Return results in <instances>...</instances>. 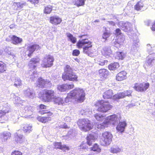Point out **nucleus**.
I'll return each mask as SVG.
<instances>
[{
  "label": "nucleus",
  "instance_id": "nucleus-1",
  "mask_svg": "<svg viewBox=\"0 0 155 155\" xmlns=\"http://www.w3.org/2000/svg\"><path fill=\"white\" fill-rule=\"evenodd\" d=\"M85 97V93L84 91L82 89L79 88H76L68 94L67 97L65 98L64 101L63 99L60 97H56L54 96L52 101L54 102L55 104L59 105H63L64 102L68 103L71 101L72 99H74L75 101L78 103L83 102Z\"/></svg>",
  "mask_w": 155,
  "mask_h": 155
},
{
  "label": "nucleus",
  "instance_id": "nucleus-2",
  "mask_svg": "<svg viewBox=\"0 0 155 155\" xmlns=\"http://www.w3.org/2000/svg\"><path fill=\"white\" fill-rule=\"evenodd\" d=\"M120 119V114H114L109 116L107 117L106 120L102 123L96 125V127L99 130L104 129L107 127L108 124H112L115 125L117 124Z\"/></svg>",
  "mask_w": 155,
  "mask_h": 155
},
{
  "label": "nucleus",
  "instance_id": "nucleus-3",
  "mask_svg": "<svg viewBox=\"0 0 155 155\" xmlns=\"http://www.w3.org/2000/svg\"><path fill=\"white\" fill-rule=\"evenodd\" d=\"M131 93L130 91H127L113 95V91L111 90H109L104 93L103 97L104 99H110L113 96V99H120L124 98L127 96H129L131 95Z\"/></svg>",
  "mask_w": 155,
  "mask_h": 155
},
{
  "label": "nucleus",
  "instance_id": "nucleus-4",
  "mask_svg": "<svg viewBox=\"0 0 155 155\" xmlns=\"http://www.w3.org/2000/svg\"><path fill=\"white\" fill-rule=\"evenodd\" d=\"M62 78L64 81L68 80L69 81H77L78 76L74 72L72 68L68 65H66L65 69L64 72L63 74Z\"/></svg>",
  "mask_w": 155,
  "mask_h": 155
},
{
  "label": "nucleus",
  "instance_id": "nucleus-5",
  "mask_svg": "<svg viewBox=\"0 0 155 155\" xmlns=\"http://www.w3.org/2000/svg\"><path fill=\"white\" fill-rule=\"evenodd\" d=\"M77 123L80 129L84 132L91 129L93 126V123L87 119H79Z\"/></svg>",
  "mask_w": 155,
  "mask_h": 155
},
{
  "label": "nucleus",
  "instance_id": "nucleus-6",
  "mask_svg": "<svg viewBox=\"0 0 155 155\" xmlns=\"http://www.w3.org/2000/svg\"><path fill=\"white\" fill-rule=\"evenodd\" d=\"M91 42L88 39H83L79 40L77 43V46L79 48H81L83 46H85L83 48L84 52L89 55L90 51V49L92 47Z\"/></svg>",
  "mask_w": 155,
  "mask_h": 155
},
{
  "label": "nucleus",
  "instance_id": "nucleus-7",
  "mask_svg": "<svg viewBox=\"0 0 155 155\" xmlns=\"http://www.w3.org/2000/svg\"><path fill=\"white\" fill-rule=\"evenodd\" d=\"M40 108L41 109L39 112L40 114H47L45 116L41 117L40 119V121L42 123H45L50 120L51 119L49 117L51 116L52 113L48 110H44L46 109V106L43 104H41L40 105Z\"/></svg>",
  "mask_w": 155,
  "mask_h": 155
},
{
  "label": "nucleus",
  "instance_id": "nucleus-8",
  "mask_svg": "<svg viewBox=\"0 0 155 155\" xmlns=\"http://www.w3.org/2000/svg\"><path fill=\"white\" fill-rule=\"evenodd\" d=\"M108 101H101L97 103L98 105L97 110L98 111L102 112H106L110 110L113 107V106L107 102Z\"/></svg>",
  "mask_w": 155,
  "mask_h": 155
},
{
  "label": "nucleus",
  "instance_id": "nucleus-9",
  "mask_svg": "<svg viewBox=\"0 0 155 155\" xmlns=\"http://www.w3.org/2000/svg\"><path fill=\"white\" fill-rule=\"evenodd\" d=\"M39 60L38 58H32L30 61L28 65L29 68L32 69V71H31L30 70L29 72V74H31L30 75V78H33L37 77V72L34 71V69L36 68Z\"/></svg>",
  "mask_w": 155,
  "mask_h": 155
},
{
  "label": "nucleus",
  "instance_id": "nucleus-10",
  "mask_svg": "<svg viewBox=\"0 0 155 155\" xmlns=\"http://www.w3.org/2000/svg\"><path fill=\"white\" fill-rule=\"evenodd\" d=\"M113 136L112 134L108 132H105L102 134V137L100 140V143L102 145H109L112 141Z\"/></svg>",
  "mask_w": 155,
  "mask_h": 155
},
{
  "label": "nucleus",
  "instance_id": "nucleus-11",
  "mask_svg": "<svg viewBox=\"0 0 155 155\" xmlns=\"http://www.w3.org/2000/svg\"><path fill=\"white\" fill-rule=\"evenodd\" d=\"M150 84L147 82H143L141 83H136L134 87V88L138 92H144L148 89Z\"/></svg>",
  "mask_w": 155,
  "mask_h": 155
},
{
  "label": "nucleus",
  "instance_id": "nucleus-12",
  "mask_svg": "<svg viewBox=\"0 0 155 155\" xmlns=\"http://www.w3.org/2000/svg\"><path fill=\"white\" fill-rule=\"evenodd\" d=\"M5 41L8 42H11L15 45H17L22 42V39L15 35H11L5 39Z\"/></svg>",
  "mask_w": 155,
  "mask_h": 155
},
{
  "label": "nucleus",
  "instance_id": "nucleus-13",
  "mask_svg": "<svg viewBox=\"0 0 155 155\" xmlns=\"http://www.w3.org/2000/svg\"><path fill=\"white\" fill-rule=\"evenodd\" d=\"M54 91L51 90H47L43 95V98L45 101H52L54 98Z\"/></svg>",
  "mask_w": 155,
  "mask_h": 155
},
{
  "label": "nucleus",
  "instance_id": "nucleus-14",
  "mask_svg": "<svg viewBox=\"0 0 155 155\" xmlns=\"http://www.w3.org/2000/svg\"><path fill=\"white\" fill-rule=\"evenodd\" d=\"M51 84V83L49 80H45L41 78H39L37 82V86L41 88L50 87Z\"/></svg>",
  "mask_w": 155,
  "mask_h": 155
},
{
  "label": "nucleus",
  "instance_id": "nucleus-15",
  "mask_svg": "<svg viewBox=\"0 0 155 155\" xmlns=\"http://www.w3.org/2000/svg\"><path fill=\"white\" fill-rule=\"evenodd\" d=\"M54 59L53 57L49 55L47 58H45L43 61L41 66L44 68L51 67L53 65Z\"/></svg>",
  "mask_w": 155,
  "mask_h": 155
},
{
  "label": "nucleus",
  "instance_id": "nucleus-16",
  "mask_svg": "<svg viewBox=\"0 0 155 155\" xmlns=\"http://www.w3.org/2000/svg\"><path fill=\"white\" fill-rule=\"evenodd\" d=\"M119 25L121 29L125 32H128L132 29V25L129 22L120 21L119 22Z\"/></svg>",
  "mask_w": 155,
  "mask_h": 155
},
{
  "label": "nucleus",
  "instance_id": "nucleus-17",
  "mask_svg": "<svg viewBox=\"0 0 155 155\" xmlns=\"http://www.w3.org/2000/svg\"><path fill=\"white\" fill-rule=\"evenodd\" d=\"M74 87L73 83H68L66 84H63L58 86V89L60 91L63 92L66 91L67 90L73 88Z\"/></svg>",
  "mask_w": 155,
  "mask_h": 155
},
{
  "label": "nucleus",
  "instance_id": "nucleus-18",
  "mask_svg": "<svg viewBox=\"0 0 155 155\" xmlns=\"http://www.w3.org/2000/svg\"><path fill=\"white\" fill-rule=\"evenodd\" d=\"M39 45L37 44H34L28 46L27 48V51L26 52L28 53V56L31 57L33 52L35 50L39 49Z\"/></svg>",
  "mask_w": 155,
  "mask_h": 155
},
{
  "label": "nucleus",
  "instance_id": "nucleus-19",
  "mask_svg": "<svg viewBox=\"0 0 155 155\" xmlns=\"http://www.w3.org/2000/svg\"><path fill=\"white\" fill-rule=\"evenodd\" d=\"M154 55H150L148 57L146 61V64L148 66L151 67L155 65V57Z\"/></svg>",
  "mask_w": 155,
  "mask_h": 155
},
{
  "label": "nucleus",
  "instance_id": "nucleus-20",
  "mask_svg": "<svg viewBox=\"0 0 155 155\" xmlns=\"http://www.w3.org/2000/svg\"><path fill=\"white\" fill-rule=\"evenodd\" d=\"M136 37V40H134L133 44L131 47V51L132 53L136 52L139 46V40L137 37Z\"/></svg>",
  "mask_w": 155,
  "mask_h": 155
},
{
  "label": "nucleus",
  "instance_id": "nucleus-21",
  "mask_svg": "<svg viewBox=\"0 0 155 155\" xmlns=\"http://www.w3.org/2000/svg\"><path fill=\"white\" fill-rule=\"evenodd\" d=\"M11 137V134L9 132H4L0 134V141L4 142L9 139Z\"/></svg>",
  "mask_w": 155,
  "mask_h": 155
},
{
  "label": "nucleus",
  "instance_id": "nucleus-22",
  "mask_svg": "<svg viewBox=\"0 0 155 155\" xmlns=\"http://www.w3.org/2000/svg\"><path fill=\"white\" fill-rule=\"evenodd\" d=\"M9 112V110H0V121H6L8 119L7 114Z\"/></svg>",
  "mask_w": 155,
  "mask_h": 155
},
{
  "label": "nucleus",
  "instance_id": "nucleus-23",
  "mask_svg": "<svg viewBox=\"0 0 155 155\" xmlns=\"http://www.w3.org/2000/svg\"><path fill=\"white\" fill-rule=\"evenodd\" d=\"M127 73L124 71H122L116 75V79L118 81H121L126 79L127 78Z\"/></svg>",
  "mask_w": 155,
  "mask_h": 155
},
{
  "label": "nucleus",
  "instance_id": "nucleus-24",
  "mask_svg": "<svg viewBox=\"0 0 155 155\" xmlns=\"http://www.w3.org/2000/svg\"><path fill=\"white\" fill-rule=\"evenodd\" d=\"M101 52L103 55L105 56H109L111 54L112 51L110 47L107 46H105L103 48L101 51Z\"/></svg>",
  "mask_w": 155,
  "mask_h": 155
},
{
  "label": "nucleus",
  "instance_id": "nucleus-25",
  "mask_svg": "<svg viewBox=\"0 0 155 155\" xmlns=\"http://www.w3.org/2000/svg\"><path fill=\"white\" fill-rule=\"evenodd\" d=\"M25 95L27 97L33 98L35 95V93L33 90L30 89H28L24 92Z\"/></svg>",
  "mask_w": 155,
  "mask_h": 155
},
{
  "label": "nucleus",
  "instance_id": "nucleus-26",
  "mask_svg": "<svg viewBox=\"0 0 155 155\" xmlns=\"http://www.w3.org/2000/svg\"><path fill=\"white\" fill-rule=\"evenodd\" d=\"M25 5L26 3L25 2L15 3L12 5V7L16 10H19L22 9Z\"/></svg>",
  "mask_w": 155,
  "mask_h": 155
},
{
  "label": "nucleus",
  "instance_id": "nucleus-27",
  "mask_svg": "<svg viewBox=\"0 0 155 155\" xmlns=\"http://www.w3.org/2000/svg\"><path fill=\"white\" fill-rule=\"evenodd\" d=\"M127 126V124L125 122H120L116 127L117 130L120 132H123Z\"/></svg>",
  "mask_w": 155,
  "mask_h": 155
},
{
  "label": "nucleus",
  "instance_id": "nucleus-28",
  "mask_svg": "<svg viewBox=\"0 0 155 155\" xmlns=\"http://www.w3.org/2000/svg\"><path fill=\"white\" fill-rule=\"evenodd\" d=\"M15 141L17 143H21L25 141V137L22 135L18 134L16 133L15 134Z\"/></svg>",
  "mask_w": 155,
  "mask_h": 155
},
{
  "label": "nucleus",
  "instance_id": "nucleus-29",
  "mask_svg": "<svg viewBox=\"0 0 155 155\" xmlns=\"http://www.w3.org/2000/svg\"><path fill=\"white\" fill-rule=\"evenodd\" d=\"M54 146L55 148L59 149L65 151L66 150H68L69 149L68 147L65 145H62L61 143H54Z\"/></svg>",
  "mask_w": 155,
  "mask_h": 155
},
{
  "label": "nucleus",
  "instance_id": "nucleus-30",
  "mask_svg": "<svg viewBox=\"0 0 155 155\" xmlns=\"http://www.w3.org/2000/svg\"><path fill=\"white\" fill-rule=\"evenodd\" d=\"M23 126L22 129L25 133L29 134L32 130V126L31 124H24Z\"/></svg>",
  "mask_w": 155,
  "mask_h": 155
},
{
  "label": "nucleus",
  "instance_id": "nucleus-31",
  "mask_svg": "<svg viewBox=\"0 0 155 155\" xmlns=\"http://www.w3.org/2000/svg\"><path fill=\"white\" fill-rule=\"evenodd\" d=\"M61 21V19L58 16H53L50 18V22L55 25L59 24Z\"/></svg>",
  "mask_w": 155,
  "mask_h": 155
},
{
  "label": "nucleus",
  "instance_id": "nucleus-32",
  "mask_svg": "<svg viewBox=\"0 0 155 155\" xmlns=\"http://www.w3.org/2000/svg\"><path fill=\"white\" fill-rule=\"evenodd\" d=\"M87 144L89 146L91 145L92 142L94 141L96 138V137L93 134H89L88 135L87 137Z\"/></svg>",
  "mask_w": 155,
  "mask_h": 155
},
{
  "label": "nucleus",
  "instance_id": "nucleus-33",
  "mask_svg": "<svg viewBox=\"0 0 155 155\" xmlns=\"http://www.w3.org/2000/svg\"><path fill=\"white\" fill-rule=\"evenodd\" d=\"M99 73L101 77L105 78H107L109 74V72L108 70L104 69H101L99 70Z\"/></svg>",
  "mask_w": 155,
  "mask_h": 155
},
{
  "label": "nucleus",
  "instance_id": "nucleus-34",
  "mask_svg": "<svg viewBox=\"0 0 155 155\" xmlns=\"http://www.w3.org/2000/svg\"><path fill=\"white\" fill-rule=\"evenodd\" d=\"M86 0H72L73 4L78 7L83 5Z\"/></svg>",
  "mask_w": 155,
  "mask_h": 155
},
{
  "label": "nucleus",
  "instance_id": "nucleus-35",
  "mask_svg": "<svg viewBox=\"0 0 155 155\" xmlns=\"http://www.w3.org/2000/svg\"><path fill=\"white\" fill-rule=\"evenodd\" d=\"M119 67V65L117 62H115L111 63L108 66V68L110 70L114 71L118 68Z\"/></svg>",
  "mask_w": 155,
  "mask_h": 155
},
{
  "label": "nucleus",
  "instance_id": "nucleus-36",
  "mask_svg": "<svg viewBox=\"0 0 155 155\" xmlns=\"http://www.w3.org/2000/svg\"><path fill=\"white\" fill-rule=\"evenodd\" d=\"M14 83V85L18 87V86H21L22 84V81L18 77H15L13 80Z\"/></svg>",
  "mask_w": 155,
  "mask_h": 155
},
{
  "label": "nucleus",
  "instance_id": "nucleus-37",
  "mask_svg": "<svg viewBox=\"0 0 155 155\" xmlns=\"http://www.w3.org/2000/svg\"><path fill=\"white\" fill-rule=\"evenodd\" d=\"M126 55V53L124 52H117L116 53V58L119 59L123 60Z\"/></svg>",
  "mask_w": 155,
  "mask_h": 155
},
{
  "label": "nucleus",
  "instance_id": "nucleus-38",
  "mask_svg": "<svg viewBox=\"0 0 155 155\" xmlns=\"http://www.w3.org/2000/svg\"><path fill=\"white\" fill-rule=\"evenodd\" d=\"M143 6V4L142 1L138 2L136 4L134 5V9L137 11H140Z\"/></svg>",
  "mask_w": 155,
  "mask_h": 155
},
{
  "label": "nucleus",
  "instance_id": "nucleus-39",
  "mask_svg": "<svg viewBox=\"0 0 155 155\" xmlns=\"http://www.w3.org/2000/svg\"><path fill=\"white\" fill-rule=\"evenodd\" d=\"M121 151V149L116 145L113 146L110 149L111 152L113 153H117Z\"/></svg>",
  "mask_w": 155,
  "mask_h": 155
},
{
  "label": "nucleus",
  "instance_id": "nucleus-40",
  "mask_svg": "<svg viewBox=\"0 0 155 155\" xmlns=\"http://www.w3.org/2000/svg\"><path fill=\"white\" fill-rule=\"evenodd\" d=\"M89 149H90L91 150H93L98 153L100 152L101 150L99 146L97 143L94 144L92 147H90Z\"/></svg>",
  "mask_w": 155,
  "mask_h": 155
},
{
  "label": "nucleus",
  "instance_id": "nucleus-41",
  "mask_svg": "<svg viewBox=\"0 0 155 155\" xmlns=\"http://www.w3.org/2000/svg\"><path fill=\"white\" fill-rule=\"evenodd\" d=\"M67 36L70 41L73 43H75L76 41V38L73 37V35L70 33L67 34Z\"/></svg>",
  "mask_w": 155,
  "mask_h": 155
},
{
  "label": "nucleus",
  "instance_id": "nucleus-42",
  "mask_svg": "<svg viewBox=\"0 0 155 155\" xmlns=\"http://www.w3.org/2000/svg\"><path fill=\"white\" fill-rule=\"evenodd\" d=\"M11 95H14V97L15 98V101L16 103L21 104V103H23V101L21 100L20 97H16L15 95L14 94Z\"/></svg>",
  "mask_w": 155,
  "mask_h": 155
},
{
  "label": "nucleus",
  "instance_id": "nucleus-43",
  "mask_svg": "<svg viewBox=\"0 0 155 155\" xmlns=\"http://www.w3.org/2000/svg\"><path fill=\"white\" fill-rule=\"evenodd\" d=\"M5 51L6 53L8 54V55L12 56V58H14V56L13 53L11 51V48L9 47H6L5 50Z\"/></svg>",
  "mask_w": 155,
  "mask_h": 155
},
{
  "label": "nucleus",
  "instance_id": "nucleus-44",
  "mask_svg": "<svg viewBox=\"0 0 155 155\" xmlns=\"http://www.w3.org/2000/svg\"><path fill=\"white\" fill-rule=\"evenodd\" d=\"M5 65L4 63L0 61V73L3 72L5 71Z\"/></svg>",
  "mask_w": 155,
  "mask_h": 155
},
{
  "label": "nucleus",
  "instance_id": "nucleus-45",
  "mask_svg": "<svg viewBox=\"0 0 155 155\" xmlns=\"http://www.w3.org/2000/svg\"><path fill=\"white\" fill-rule=\"evenodd\" d=\"M52 10V7L51 5H48L44 9V12L46 14L50 13Z\"/></svg>",
  "mask_w": 155,
  "mask_h": 155
},
{
  "label": "nucleus",
  "instance_id": "nucleus-46",
  "mask_svg": "<svg viewBox=\"0 0 155 155\" xmlns=\"http://www.w3.org/2000/svg\"><path fill=\"white\" fill-rule=\"evenodd\" d=\"M124 40V37L121 36L119 37L117 39L115 40L117 41V43H120V44H123Z\"/></svg>",
  "mask_w": 155,
  "mask_h": 155
},
{
  "label": "nucleus",
  "instance_id": "nucleus-47",
  "mask_svg": "<svg viewBox=\"0 0 155 155\" xmlns=\"http://www.w3.org/2000/svg\"><path fill=\"white\" fill-rule=\"evenodd\" d=\"M94 117L97 120H101L103 119L104 117L101 115L97 114H95Z\"/></svg>",
  "mask_w": 155,
  "mask_h": 155
},
{
  "label": "nucleus",
  "instance_id": "nucleus-48",
  "mask_svg": "<svg viewBox=\"0 0 155 155\" xmlns=\"http://www.w3.org/2000/svg\"><path fill=\"white\" fill-rule=\"evenodd\" d=\"M110 35V33L106 31L104 32L102 37L103 38L106 40L107 38L109 37Z\"/></svg>",
  "mask_w": 155,
  "mask_h": 155
},
{
  "label": "nucleus",
  "instance_id": "nucleus-49",
  "mask_svg": "<svg viewBox=\"0 0 155 155\" xmlns=\"http://www.w3.org/2000/svg\"><path fill=\"white\" fill-rule=\"evenodd\" d=\"M154 45H152V46H151V45L149 44H147V48L148 51L150 52L153 51V48H154Z\"/></svg>",
  "mask_w": 155,
  "mask_h": 155
},
{
  "label": "nucleus",
  "instance_id": "nucleus-50",
  "mask_svg": "<svg viewBox=\"0 0 155 155\" xmlns=\"http://www.w3.org/2000/svg\"><path fill=\"white\" fill-rule=\"evenodd\" d=\"M23 108H24V110H23V111L22 112L23 113H26L28 111H29V110H30L31 109V107L30 106H26L24 107H22V108L23 109Z\"/></svg>",
  "mask_w": 155,
  "mask_h": 155
},
{
  "label": "nucleus",
  "instance_id": "nucleus-51",
  "mask_svg": "<svg viewBox=\"0 0 155 155\" xmlns=\"http://www.w3.org/2000/svg\"><path fill=\"white\" fill-rule=\"evenodd\" d=\"M80 51L77 49L74 50L73 51L72 55L74 56H78L80 54Z\"/></svg>",
  "mask_w": 155,
  "mask_h": 155
},
{
  "label": "nucleus",
  "instance_id": "nucleus-52",
  "mask_svg": "<svg viewBox=\"0 0 155 155\" xmlns=\"http://www.w3.org/2000/svg\"><path fill=\"white\" fill-rule=\"evenodd\" d=\"M11 155H22V153L18 151H15L12 153Z\"/></svg>",
  "mask_w": 155,
  "mask_h": 155
},
{
  "label": "nucleus",
  "instance_id": "nucleus-53",
  "mask_svg": "<svg viewBox=\"0 0 155 155\" xmlns=\"http://www.w3.org/2000/svg\"><path fill=\"white\" fill-rule=\"evenodd\" d=\"M120 44V43H117V41H116V40L115 41H114V45L115 47L117 48H119L120 47V45H122L120 44Z\"/></svg>",
  "mask_w": 155,
  "mask_h": 155
},
{
  "label": "nucleus",
  "instance_id": "nucleus-54",
  "mask_svg": "<svg viewBox=\"0 0 155 155\" xmlns=\"http://www.w3.org/2000/svg\"><path fill=\"white\" fill-rule=\"evenodd\" d=\"M121 34V30L119 28H117L115 30V34L116 35H118Z\"/></svg>",
  "mask_w": 155,
  "mask_h": 155
},
{
  "label": "nucleus",
  "instance_id": "nucleus-55",
  "mask_svg": "<svg viewBox=\"0 0 155 155\" xmlns=\"http://www.w3.org/2000/svg\"><path fill=\"white\" fill-rule=\"evenodd\" d=\"M81 148L87 150L88 148V147L87 146L86 144H83L81 146Z\"/></svg>",
  "mask_w": 155,
  "mask_h": 155
},
{
  "label": "nucleus",
  "instance_id": "nucleus-56",
  "mask_svg": "<svg viewBox=\"0 0 155 155\" xmlns=\"http://www.w3.org/2000/svg\"><path fill=\"white\" fill-rule=\"evenodd\" d=\"M71 117L69 116L66 117L64 118V120L65 121L67 122H70L71 120Z\"/></svg>",
  "mask_w": 155,
  "mask_h": 155
},
{
  "label": "nucleus",
  "instance_id": "nucleus-57",
  "mask_svg": "<svg viewBox=\"0 0 155 155\" xmlns=\"http://www.w3.org/2000/svg\"><path fill=\"white\" fill-rule=\"evenodd\" d=\"M106 61L104 60H102L101 61H99L98 64L101 66H103L105 64Z\"/></svg>",
  "mask_w": 155,
  "mask_h": 155
},
{
  "label": "nucleus",
  "instance_id": "nucleus-58",
  "mask_svg": "<svg viewBox=\"0 0 155 155\" xmlns=\"http://www.w3.org/2000/svg\"><path fill=\"white\" fill-rule=\"evenodd\" d=\"M30 2L34 4H37L38 2V0H28Z\"/></svg>",
  "mask_w": 155,
  "mask_h": 155
},
{
  "label": "nucleus",
  "instance_id": "nucleus-59",
  "mask_svg": "<svg viewBox=\"0 0 155 155\" xmlns=\"http://www.w3.org/2000/svg\"><path fill=\"white\" fill-rule=\"evenodd\" d=\"M108 22L109 24L110 25H111L114 26L115 25V23L114 22H113V21H108Z\"/></svg>",
  "mask_w": 155,
  "mask_h": 155
},
{
  "label": "nucleus",
  "instance_id": "nucleus-60",
  "mask_svg": "<svg viewBox=\"0 0 155 155\" xmlns=\"http://www.w3.org/2000/svg\"><path fill=\"white\" fill-rule=\"evenodd\" d=\"M61 126L63 128L66 129L68 128V127L66 124H64Z\"/></svg>",
  "mask_w": 155,
  "mask_h": 155
},
{
  "label": "nucleus",
  "instance_id": "nucleus-61",
  "mask_svg": "<svg viewBox=\"0 0 155 155\" xmlns=\"http://www.w3.org/2000/svg\"><path fill=\"white\" fill-rule=\"evenodd\" d=\"M151 29L153 31H155V22L153 25Z\"/></svg>",
  "mask_w": 155,
  "mask_h": 155
},
{
  "label": "nucleus",
  "instance_id": "nucleus-62",
  "mask_svg": "<svg viewBox=\"0 0 155 155\" xmlns=\"http://www.w3.org/2000/svg\"><path fill=\"white\" fill-rule=\"evenodd\" d=\"M72 133V131H68V136H69V137L70 138H71V134Z\"/></svg>",
  "mask_w": 155,
  "mask_h": 155
},
{
  "label": "nucleus",
  "instance_id": "nucleus-63",
  "mask_svg": "<svg viewBox=\"0 0 155 155\" xmlns=\"http://www.w3.org/2000/svg\"><path fill=\"white\" fill-rule=\"evenodd\" d=\"M39 149L40 152L41 153H44L45 152V150L42 148H40Z\"/></svg>",
  "mask_w": 155,
  "mask_h": 155
},
{
  "label": "nucleus",
  "instance_id": "nucleus-64",
  "mask_svg": "<svg viewBox=\"0 0 155 155\" xmlns=\"http://www.w3.org/2000/svg\"><path fill=\"white\" fill-rule=\"evenodd\" d=\"M15 25H10L9 26L10 28H12L15 27Z\"/></svg>",
  "mask_w": 155,
  "mask_h": 155
}]
</instances>
